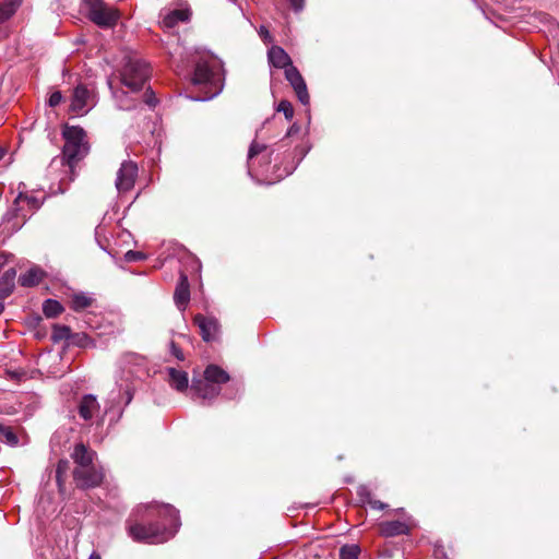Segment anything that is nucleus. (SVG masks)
Masks as SVG:
<instances>
[{
    "instance_id": "dca6fc26",
    "label": "nucleus",
    "mask_w": 559,
    "mask_h": 559,
    "mask_svg": "<svg viewBox=\"0 0 559 559\" xmlns=\"http://www.w3.org/2000/svg\"><path fill=\"white\" fill-rule=\"evenodd\" d=\"M72 459L78 465L76 467H86L92 465L94 452L88 450L83 443H79L74 447Z\"/></svg>"
},
{
    "instance_id": "58836bf2",
    "label": "nucleus",
    "mask_w": 559,
    "mask_h": 559,
    "mask_svg": "<svg viewBox=\"0 0 559 559\" xmlns=\"http://www.w3.org/2000/svg\"><path fill=\"white\" fill-rule=\"evenodd\" d=\"M292 8L296 11V12H299L304 9V5H305V0H288Z\"/></svg>"
},
{
    "instance_id": "c756f323",
    "label": "nucleus",
    "mask_w": 559,
    "mask_h": 559,
    "mask_svg": "<svg viewBox=\"0 0 559 559\" xmlns=\"http://www.w3.org/2000/svg\"><path fill=\"white\" fill-rule=\"evenodd\" d=\"M276 110L278 112H283L286 120H292L294 117V108H293L292 103L288 100H285V99L281 100L280 104L277 105Z\"/></svg>"
},
{
    "instance_id": "f704fd0d",
    "label": "nucleus",
    "mask_w": 559,
    "mask_h": 559,
    "mask_svg": "<svg viewBox=\"0 0 559 559\" xmlns=\"http://www.w3.org/2000/svg\"><path fill=\"white\" fill-rule=\"evenodd\" d=\"M62 99H63V96H62L61 92L56 91L49 96L48 104L50 107H56L62 102Z\"/></svg>"
},
{
    "instance_id": "79ce46f5",
    "label": "nucleus",
    "mask_w": 559,
    "mask_h": 559,
    "mask_svg": "<svg viewBox=\"0 0 559 559\" xmlns=\"http://www.w3.org/2000/svg\"><path fill=\"white\" fill-rule=\"evenodd\" d=\"M56 480H57V484L59 486V489L61 490V488L63 486V474H57L56 473Z\"/></svg>"
},
{
    "instance_id": "cd10ccee",
    "label": "nucleus",
    "mask_w": 559,
    "mask_h": 559,
    "mask_svg": "<svg viewBox=\"0 0 559 559\" xmlns=\"http://www.w3.org/2000/svg\"><path fill=\"white\" fill-rule=\"evenodd\" d=\"M0 436L5 440V442L10 445H16L19 443V438L11 427L4 426L0 424Z\"/></svg>"
},
{
    "instance_id": "473e14b6",
    "label": "nucleus",
    "mask_w": 559,
    "mask_h": 559,
    "mask_svg": "<svg viewBox=\"0 0 559 559\" xmlns=\"http://www.w3.org/2000/svg\"><path fill=\"white\" fill-rule=\"evenodd\" d=\"M266 150V145L253 141L249 147L248 159L252 160L257 155L261 154L262 152H265Z\"/></svg>"
},
{
    "instance_id": "9d476101",
    "label": "nucleus",
    "mask_w": 559,
    "mask_h": 559,
    "mask_svg": "<svg viewBox=\"0 0 559 559\" xmlns=\"http://www.w3.org/2000/svg\"><path fill=\"white\" fill-rule=\"evenodd\" d=\"M285 78L293 86L299 102L304 105H307L309 103V94L307 91L306 82L298 69L293 64L287 67L285 70Z\"/></svg>"
},
{
    "instance_id": "5701e85b",
    "label": "nucleus",
    "mask_w": 559,
    "mask_h": 559,
    "mask_svg": "<svg viewBox=\"0 0 559 559\" xmlns=\"http://www.w3.org/2000/svg\"><path fill=\"white\" fill-rule=\"evenodd\" d=\"M94 302V298L86 294H75L71 299V309L79 312L90 308Z\"/></svg>"
},
{
    "instance_id": "aec40b11",
    "label": "nucleus",
    "mask_w": 559,
    "mask_h": 559,
    "mask_svg": "<svg viewBox=\"0 0 559 559\" xmlns=\"http://www.w3.org/2000/svg\"><path fill=\"white\" fill-rule=\"evenodd\" d=\"M190 17L189 10H171L169 11L162 21V24L164 27L173 28L176 26L179 22H186Z\"/></svg>"
},
{
    "instance_id": "20e7f679",
    "label": "nucleus",
    "mask_w": 559,
    "mask_h": 559,
    "mask_svg": "<svg viewBox=\"0 0 559 559\" xmlns=\"http://www.w3.org/2000/svg\"><path fill=\"white\" fill-rule=\"evenodd\" d=\"M82 11L87 19L100 28H114L121 16L120 11L104 0H82Z\"/></svg>"
},
{
    "instance_id": "bb28decb",
    "label": "nucleus",
    "mask_w": 559,
    "mask_h": 559,
    "mask_svg": "<svg viewBox=\"0 0 559 559\" xmlns=\"http://www.w3.org/2000/svg\"><path fill=\"white\" fill-rule=\"evenodd\" d=\"M359 554V546L345 545L340 549V559H358Z\"/></svg>"
},
{
    "instance_id": "423d86ee",
    "label": "nucleus",
    "mask_w": 559,
    "mask_h": 559,
    "mask_svg": "<svg viewBox=\"0 0 559 559\" xmlns=\"http://www.w3.org/2000/svg\"><path fill=\"white\" fill-rule=\"evenodd\" d=\"M96 105V94L94 88L85 84H78L71 95L69 110L76 116L87 114Z\"/></svg>"
},
{
    "instance_id": "393cba45",
    "label": "nucleus",
    "mask_w": 559,
    "mask_h": 559,
    "mask_svg": "<svg viewBox=\"0 0 559 559\" xmlns=\"http://www.w3.org/2000/svg\"><path fill=\"white\" fill-rule=\"evenodd\" d=\"M72 335L73 333L71 332V329L68 325L55 324L52 328L51 338L55 343H58L63 340L71 342Z\"/></svg>"
},
{
    "instance_id": "c03bdc74",
    "label": "nucleus",
    "mask_w": 559,
    "mask_h": 559,
    "mask_svg": "<svg viewBox=\"0 0 559 559\" xmlns=\"http://www.w3.org/2000/svg\"><path fill=\"white\" fill-rule=\"evenodd\" d=\"M88 559H102V558H100L99 554H97L96 551H93L91 554V556L88 557Z\"/></svg>"
},
{
    "instance_id": "49530a36",
    "label": "nucleus",
    "mask_w": 559,
    "mask_h": 559,
    "mask_svg": "<svg viewBox=\"0 0 559 559\" xmlns=\"http://www.w3.org/2000/svg\"><path fill=\"white\" fill-rule=\"evenodd\" d=\"M4 155H5V150L0 146V160L3 158Z\"/></svg>"
},
{
    "instance_id": "4468645a",
    "label": "nucleus",
    "mask_w": 559,
    "mask_h": 559,
    "mask_svg": "<svg viewBox=\"0 0 559 559\" xmlns=\"http://www.w3.org/2000/svg\"><path fill=\"white\" fill-rule=\"evenodd\" d=\"M379 532L384 537H395L400 535H407L409 533V526L402 521H384L379 524Z\"/></svg>"
},
{
    "instance_id": "b1692460",
    "label": "nucleus",
    "mask_w": 559,
    "mask_h": 559,
    "mask_svg": "<svg viewBox=\"0 0 559 559\" xmlns=\"http://www.w3.org/2000/svg\"><path fill=\"white\" fill-rule=\"evenodd\" d=\"M63 311L62 305L55 299H47L43 305V312L47 318H56Z\"/></svg>"
},
{
    "instance_id": "a18cd8bd",
    "label": "nucleus",
    "mask_w": 559,
    "mask_h": 559,
    "mask_svg": "<svg viewBox=\"0 0 559 559\" xmlns=\"http://www.w3.org/2000/svg\"><path fill=\"white\" fill-rule=\"evenodd\" d=\"M5 298H0V314L2 313L3 309H4V305H3V300Z\"/></svg>"
},
{
    "instance_id": "f8f14e48",
    "label": "nucleus",
    "mask_w": 559,
    "mask_h": 559,
    "mask_svg": "<svg viewBox=\"0 0 559 559\" xmlns=\"http://www.w3.org/2000/svg\"><path fill=\"white\" fill-rule=\"evenodd\" d=\"M191 391L197 397L202 400H213L221 393V386L205 379H193L191 384Z\"/></svg>"
},
{
    "instance_id": "6ab92c4d",
    "label": "nucleus",
    "mask_w": 559,
    "mask_h": 559,
    "mask_svg": "<svg viewBox=\"0 0 559 559\" xmlns=\"http://www.w3.org/2000/svg\"><path fill=\"white\" fill-rule=\"evenodd\" d=\"M16 271L14 267L8 269L0 277V298L9 297L14 289Z\"/></svg>"
},
{
    "instance_id": "7ed1b4c3",
    "label": "nucleus",
    "mask_w": 559,
    "mask_h": 559,
    "mask_svg": "<svg viewBox=\"0 0 559 559\" xmlns=\"http://www.w3.org/2000/svg\"><path fill=\"white\" fill-rule=\"evenodd\" d=\"M222 80L221 66L216 60L198 61L192 76V84L205 88V96L198 99H210L217 95L222 90Z\"/></svg>"
},
{
    "instance_id": "7c9ffc66",
    "label": "nucleus",
    "mask_w": 559,
    "mask_h": 559,
    "mask_svg": "<svg viewBox=\"0 0 559 559\" xmlns=\"http://www.w3.org/2000/svg\"><path fill=\"white\" fill-rule=\"evenodd\" d=\"M15 203L17 205L20 204H26L28 205L31 209L33 210H36L39 207V203L37 201V199L33 198V197H28V195H24L22 193H20L15 200Z\"/></svg>"
},
{
    "instance_id": "f3484780",
    "label": "nucleus",
    "mask_w": 559,
    "mask_h": 559,
    "mask_svg": "<svg viewBox=\"0 0 559 559\" xmlns=\"http://www.w3.org/2000/svg\"><path fill=\"white\" fill-rule=\"evenodd\" d=\"M204 377L206 380L221 386L229 381V374L216 365H209L204 370Z\"/></svg>"
},
{
    "instance_id": "a211bd4d",
    "label": "nucleus",
    "mask_w": 559,
    "mask_h": 559,
    "mask_svg": "<svg viewBox=\"0 0 559 559\" xmlns=\"http://www.w3.org/2000/svg\"><path fill=\"white\" fill-rule=\"evenodd\" d=\"M44 274L41 269L33 266L19 277V283L23 287L36 286L41 282Z\"/></svg>"
},
{
    "instance_id": "6e6552de",
    "label": "nucleus",
    "mask_w": 559,
    "mask_h": 559,
    "mask_svg": "<svg viewBox=\"0 0 559 559\" xmlns=\"http://www.w3.org/2000/svg\"><path fill=\"white\" fill-rule=\"evenodd\" d=\"M73 477L80 488H93L103 481L104 475L93 464L86 467H75Z\"/></svg>"
},
{
    "instance_id": "39448f33",
    "label": "nucleus",
    "mask_w": 559,
    "mask_h": 559,
    "mask_svg": "<svg viewBox=\"0 0 559 559\" xmlns=\"http://www.w3.org/2000/svg\"><path fill=\"white\" fill-rule=\"evenodd\" d=\"M151 75L150 66L138 56H128L120 72L121 83L131 92L140 91Z\"/></svg>"
},
{
    "instance_id": "ea45409f",
    "label": "nucleus",
    "mask_w": 559,
    "mask_h": 559,
    "mask_svg": "<svg viewBox=\"0 0 559 559\" xmlns=\"http://www.w3.org/2000/svg\"><path fill=\"white\" fill-rule=\"evenodd\" d=\"M259 34L264 41H271L272 38H271V35H270L269 31L266 29V27L261 26Z\"/></svg>"
},
{
    "instance_id": "f03ea898",
    "label": "nucleus",
    "mask_w": 559,
    "mask_h": 559,
    "mask_svg": "<svg viewBox=\"0 0 559 559\" xmlns=\"http://www.w3.org/2000/svg\"><path fill=\"white\" fill-rule=\"evenodd\" d=\"M62 138L64 140L62 154L53 157L48 166V175L58 179L61 186L73 180L76 165L90 152L87 134L83 128L64 124Z\"/></svg>"
},
{
    "instance_id": "412c9836",
    "label": "nucleus",
    "mask_w": 559,
    "mask_h": 559,
    "mask_svg": "<svg viewBox=\"0 0 559 559\" xmlns=\"http://www.w3.org/2000/svg\"><path fill=\"white\" fill-rule=\"evenodd\" d=\"M169 383L177 391H183L188 388V373L174 368L169 369Z\"/></svg>"
},
{
    "instance_id": "72a5a7b5",
    "label": "nucleus",
    "mask_w": 559,
    "mask_h": 559,
    "mask_svg": "<svg viewBox=\"0 0 559 559\" xmlns=\"http://www.w3.org/2000/svg\"><path fill=\"white\" fill-rule=\"evenodd\" d=\"M143 102L150 107H155L157 104V98L150 87L143 94Z\"/></svg>"
},
{
    "instance_id": "2f4dec72",
    "label": "nucleus",
    "mask_w": 559,
    "mask_h": 559,
    "mask_svg": "<svg viewBox=\"0 0 559 559\" xmlns=\"http://www.w3.org/2000/svg\"><path fill=\"white\" fill-rule=\"evenodd\" d=\"M124 92H115V96L118 99V106L120 109L130 110L135 108V104L133 102H129L124 96Z\"/></svg>"
},
{
    "instance_id": "1a4fd4ad",
    "label": "nucleus",
    "mask_w": 559,
    "mask_h": 559,
    "mask_svg": "<svg viewBox=\"0 0 559 559\" xmlns=\"http://www.w3.org/2000/svg\"><path fill=\"white\" fill-rule=\"evenodd\" d=\"M193 323L199 328L204 342L217 340L219 334V324L215 318L198 313L193 318Z\"/></svg>"
},
{
    "instance_id": "de8ad7c7",
    "label": "nucleus",
    "mask_w": 559,
    "mask_h": 559,
    "mask_svg": "<svg viewBox=\"0 0 559 559\" xmlns=\"http://www.w3.org/2000/svg\"><path fill=\"white\" fill-rule=\"evenodd\" d=\"M301 156H300V159L305 156L306 152L301 151Z\"/></svg>"
},
{
    "instance_id": "a19ab883",
    "label": "nucleus",
    "mask_w": 559,
    "mask_h": 559,
    "mask_svg": "<svg viewBox=\"0 0 559 559\" xmlns=\"http://www.w3.org/2000/svg\"><path fill=\"white\" fill-rule=\"evenodd\" d=\"M68 467V462L67 461H60L57 465V469H56V473L57 474H63L66 472Z\"/></svg>"
},
{
    "instance_id": "37998d69",
    "label": "nucleus",
    "mask_w": 559,
    "mask_h": 559,
    "mask_svg": "<svg viewBox=\"0 0 559 559\" xmlns=\"http://www.w3.org/2000/svg\"><path fill=\"white\" fill-rule=\"evenodd\" d=\"M7 262H8V257H7V254L1 253V254H0V269H1L3 265H5V264H7Z\"/></svg>"
},
{
    "instance_id": "4c0bfd02",
    "label": "nucleus",
    "mask_w": 559,
    "mask_h": 559,
    "mask_svg": "<svg viewBox=\"0 0 559 559\" xmlns=\"http://www.w3.org/2000/svg\"><path fill=\"white\" fill-rule=\"evenodd\" d=\"M126 258L128 261H136L141 260L143 254L141 252L130 250L126 253Z\"/></svg>"
},
{
    "instance_id": "a878e982",
    "label": "nucleus",
    "mask_w": 559,
    "mask_h": 559,
    "mask_svg": "<svg viewBox=\"0 0 559 559\" xmlns=\"http://www.w3.org/2000/svg\"><path fill=\"white\" fill-rule=\"evenodd\" d=\"M70 344L81 348L96 346L95 341L91 338L86 333H73Z\"/></svg>"
},
{
    "instance_id": "c85d7f7f",
    "label": "nucleus",
    "mask_w": 559,
    "mask_h": 559,
    "mask_svg": "<svg viewBox=\"0 0 559 559\" xmlns=\"http://www.w3.org/2000/svg\"><path fill=\"white\" fill-rule=\"evenodd\" d=\"M358 493L364 499V501L368 502L373 509L384 510L388 507L385 503L372 499L370 497V492L366 488H360Z\"/></svg>"
},
{
    "instance_id": "f257e3e1",
    "label": "nucleus",
    "mask_w": 559,
    "mask_h": 559,
    "mask_svg": "<svg viewBox=\"0 0 559 559\" xmlns=\"http://www.w3.org/2000/svg\"><path fill=\"white\" fill-rule=\"evenodd\" d=\"M141 509L139 508L136 513ZM178 527V511L173 506L165 503L147 504L140 519H138V514H134L127 521L129 536L139 543H165L176 534Z\"/></svg>"
},
{
    "instance_id": "2eb2a0df",
    "label": "nucleus",
    "mask_w": 559,
    "mask_h": 559,
    "mask_svg": "<svg viewBox=\"0 0 559 559\" xmlns=\"http://www.w3.org/2000/svg\"><path fill=\"white\" fill-rule=\"evenodd\" d=\"M269 62L278 69H287L292 66V59L288 53L280 46H272L267 52Z\"/></svg>"
},
{
    "instance_id": "ddd939ff",
    "label": "nucleus",
    "mask_w": 559,
    "mask_h": 559,
    "mask_svg": "<svg viewBox=\"0 0 559 559\" xmlns=\"http://www.w3.org/2000/svg\"><path fill=\"white\" fill-rule=\"evenodd\" d=\"M189 300L190 285L188 276L185 273H180V277L174 293V301L180 311H185Z\"/></svg>"
},
{
    "instance_id": "4be33fe9",
    "label": "nucleus",
    "mask_w": 559,
    "mask_h": 559,
    "mask_svg": "<svg viewBox=\"0 0 559 559\" xmlns=\"http://www.w3.org/2000/svg\"><path fill=\"white\" fill-rule=\"evenodd\" d=\"M21 5V0H4L0 3V24L8 21Z\"/></svg>"
},
{
    "instance_id": "e433bc0d",
    "label": "nucleus",
    "mask_w": 559,
    "mask_h": 559,
    "mask_svg": "<svg viewBox=\"0 0 559 559\" xmlns=\"http://www.w3.org/2000/svg\"><path fill=\"white\" fill-rule=\"evenodd\" d=\"M301 131V128L298 123H293L290 128L287 130L286 138H293L297 134H299Z\"/></svg>"
},
{
    "instance_id": "9b49d317",
    "label": "nucleus",
    "mask_w": 559,
    "mask_h": 559,
    "mask_svg": "<svg viewBox=\"0 0 559 559\" xmlns=\"http://www.w3.org/2000/svg\"><path fill=\"white\" fill-rule=\"evenodd\" d=\"M78 413L79 416L85 421H91L98 417L100 413V405L97 401V397L93 394H85L82 396L78 404Z\"/></svg>"
},
{
    "instance_id": "c9c22d12",
    "label": "nucleus",
    "mask_w": 559,
    "mask_h": 559,
    "mask_svg": "<svg viewBox=\"0 0 559 559\" xmlns=\"http://www.w3.org/2000/svg\"><path fill=\"white\" fill-rule=\"evenodd\" d=\"M170 353L178 359V360H183L185 359V356H183V353L181 350V348L174 342L171 341L170 342Z\"/></svg>"
},
{
    "instance_id": "0eeeda50",
    "label": "nucleus",
    "mask_w": 559,
    "mask_h": 559,
    "mask_svg": "<svg viewBox=\"0 0 559 559\" xmlns=\"http://www.w3.org/2000/svg\"><path fill=\"white\" fill-rule=\"evenodd\" d=\"M138 165L132 160L121 163L115 181L116 189L119 193H126L133 189L138 178Z\"/></svg>"
}]
</instances>
